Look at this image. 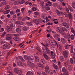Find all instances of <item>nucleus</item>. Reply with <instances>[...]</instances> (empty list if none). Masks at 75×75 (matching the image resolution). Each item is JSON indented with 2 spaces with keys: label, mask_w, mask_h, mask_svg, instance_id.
<instances>
[{
  "label": "nucleus",
  "mask_w": 75,
  "mask_h": 75,
  "mask_svg": "<svg viewBox=\"0 0 75 75\" xmlns=\"http://www.w3.org/2000/svg\"><path fill=\"white\" fill-rule=\"evenodd\" d=\"M73 46H71V53H72L73 52Z\"/></svg>",
  "instance_id": "45"
},
{
  "label": "nucleus",
  "mask_w": 75,
  "mask_h": 75,
  "mask_svg": "<svg viewBox=\"0 0 75 75\" xmlns=\"http://www.w3.org/2000/svg\"><path fill=\"white\" fill-rule=\"evenodd\" d=\"M53 67H54V68L55 69H58V67L55 64L53 65Z\"/></svg>",
  "instance_id": "35"
},
{
  "label": "nucleus",
  "mask_w": 75,
  "mask_h": 75,
  "mask_svg": "<svg viewBox=\"0 0 75 75\" xmlns=\"http://www.w3.org/2000/svg\"><path fill=\"white\" fill-rule=\"evenodd\" d=\"M6 40H12L13 38L11 37V34H7L6 35Z\"/></svg>",
  "instance_id": "3"
},
{
  "label": "nucleus",
  "mask_w": 75,
  "mask_h": 75,
  "mask_svg": "<svg viewBox=\"0 0 75 75\" xmlns=\"http://www.w3.org/2000/svg\"><path fill=\"white\" fill-rule=\"evenodd\" d=\"M60 61L61 62H63L64 61V59L63 56H61L60 57Z\"/></svg>",
  "instance_id": "16"
},
{
  "label": "nucleus",
  "mask_w": 75,
  "mask_h": 75,
  "mask_svg": "<svg viewBox=\"0 0 75 75\" xmlns=\"http://www.w3.org/2000/svg\"><path fill=\"white\" fill-rule=\"evenodd\" d=\"M5 30L7 32H9L10 31V28H6Z\"/></svg>",
  "instance_id": "42"
},
{
  "label": "nucleus",
  "mask_w": 75,
  "mask_h": 75,
  "mask_svg": "<svg viewBox=\"0 0 75 75\" xmlns=\"http://www.w3.org/2000/svg\"><path fill=\"white\" fill-rule=\"evenodd\" d=\"M43 55L44 57L45 58V59H49V58L48 57V56H47V54H45V53H43Z\"/></svg>",
  "instance_id": "12"
},
{
  "label": "nucleus",
  "mask_w": 75,
  "mask_h": 75,
  "mask_svg": "<svg viewBox=\"0 0 75 75\" xmlns=\"http://www.w3.org/2000/svg\"><path fill=\"white\" fill-rule=\"evenodd\" d=\"M70 62L71 64H74V61H73V59L71 58L70 59Z\"/></svg>",
  "instance_id": "28"
},
{
  "label": "nucleus",
  "mask_w": 75,
  "mask_h": 75,
  "mask_svg": "<svg viewBox=\"0 0 75 75\" xmlns=\"http://www.w3.org/2000/svg\"><path fill=\"white\" fill-rule=\"evenodd\" d=\"M4 47H3V49H4V50H5V49H6V48H8V45H5L4 44L3 45Z\"/></svg>",
  "instance_id": "14"
},
{
  "label": "nucleus",
  "mask_w": 75,
  "mask_h": 75,
  "mask_svg": "<svg viewBox=\"0 0 75 75\" xmlns=\"http://www.w3.org/2000/svg\"><path fill=\"white\" fill-rule=\"evenodd\" d=\"M56 28V30L57 31H58V32H59V31H60V29H59V27H57Z\"/></svg>",
  "instance_id": "46"
},
{
  "label": "nucleus",
  "mask_w": 75,
  "mask_h": 75,
  "mask_svg": "<svg viewBox=\"0 0 75 75\" xmlns=\"http://www.w3.org/2000/svg\"><path fill=\"white\" fill-rule=\"evenodd\" d=\"M15 26V25H13V23H11L10 25V27H14Z\"/></svg>",
  "instance_id": "64"
},
{
  "label": "nucleus",
  "mask_w": 75,
  "mask_h": 75,
  "mask_svg": "<svg viewBox=\"0 0 75 75\" xmlns=\"http://www.w3.org/2000/svg\"><path fill=\"white\" fill-rule=\"evenodd\" d=\"M30 19H31V18L29 17L25 18V20H30Z\"/></svg>",
  "instance_id": "53"
},
{
  "label": "nucleus",
  "mask_w": 75,
  "mask_h": 75,
  "mask_svg": "<svg viewBox=\"0 0 75 75\" xmlns=\"http://www.w3.org/2000/svg\"><path fill=\"white\" fill-rule=\"evenodd\" d=\"M16 24H20V21L16 22Z\"/></svg>",
  "instance_id": "56"
},
{
  "label": "nucleus",
  "mask_w": 75,
  "mask_h": 75,
  "mask_svg": "<svg viewBox=\"0 0 75 75\" xmlns=\"http://www.w3.org/2000/svg\"><path fill=\"white\" fill-rule=\"evenodd\" d=\"M45 44H46V45H44L43 44V43H41V44L42 45H43V46H44V47H48V45L49 44V43H47V41H46L45 42Z\"/></svg>",
  "instance_id": "7"
},
{
  "label": "nucleus",
  "mask_w": 75,
  "mask_h": 75,
  "mask_svg": "<svg viewBox=\"0 0 75 75\" xmlns=\"http://www.w3.org/2000/svg\"><path fill=\"white\" fill-rule=\"evenodd\" d=\"M51 42H52V44L53 45H54V44H55V45H56L57 47H58V44H57V42L56 41L54 42L53 40H51Z\"/></svg>",
  "instance_id": "10"
},
{
  "label": "nucleus",
  "mask_w": 75,
  "mask_h": 75,
  "mask_svg": "<svg viewBox=\"0 0 75 75\" xmlns=\"http://www.w3.org/2000/svg\"><path fill=\"white\" fill-rule=\"evenodd\" d=\"M71 40H74V36L73 35H71Z\"/></svg>",
  "instance_id": "49"
},
{
  "label": "nucleus",
  "mask_w": 75,
  "mask_h": 75,
  "mask_svg": "<svg viewBox=\"0 0 75 75\" xmlns=\"http://www.w3.org/2000/svg\"><path fill=\"white\" fill-rule=\"evenodd\" d=\"M45 50L46 51H45L44 53L45 54H51V51L49 50V49L47 48V47H45Z\"/></svg>",
  "instance_id": "5"
},
{
  "label": "nucleus",
  "mask_w": 75,
  "mask_h": 75,
  "mask_svg": "<svg viewBox=\"0 0 75 75\" xmlns=\"http://www.w3.org/2000/svg\"><path fill=\"white\" fill-rule=\"evenodd\" d=\"M61 41H62V44H65L66 43V40L64 38H61Z\"/></svg>",
  "instance_id": "11"
},
{
  "label": "nucleus",
  "mask_w": 75,
  "mask_h": 75,
  "mask_svg": "<svg viewBox=\"0 0 75 75\" xmlns=\"http://www.w3.org/2000/svg\"><path fill=\"white\" fill-rule=\"evenodd\" d=\"M28 25H33V23L31 22H27L26 23Z\"/></svg>",
  "instance_id": "23"
},
{
  "label": "nucleus",
  "mask_w": 75,
  "mask_h": 75,
  "mask_svg": "<svg viewBox=\"0 0 75 75\" xmlns=\"http://www.w3.org/2000/svg\"><path fill=\"white\" fill-rule=\"evenodd\" d=\"M14 71L15 72V73H17V72H18V69L16 68H15L14 69Z\"/></svg>",
  "instance_id": "32"
},
{
  "label": "nucleus",
  "mask_w": 75,
  "mask_h": 75,
  "mask_svg": "<svg viewBox=\"0 0 75 75\" xmlns=\"http://www.w3.org/2000/svg\"><path fill=\"white\" fill-rule=\"evenodd\" d=\"M13 40H15V41H20V39L18 37H14L13 38Z\"/></svg>",
  "instance_id": "15"
},
{
  "label": "nucleus",
  "mask_w": 75,
  "mask_h": 75,
  "mask_svg": "<svg viewBox=\"0 0 75 75\" xmlns=\"http://www.w3.org/2000/svg\"><path fill=\"white\" fill-rule=\"evenodd\" d=\"M62 30L63 31H68V30H67V29L65 28L62 27Z\"/></svg>",
  "instance_id": "29"
},
{
  "label": "nucleus",
  "mask_w": 75,
  "mask_h": 75,
  "mask_svg": "<svg viewBox=\"0 0 75 75\" xmlns=\"http://www.w3.org/2000/svg\"><path fill=\"white\" fill-rule=\"evenodd\" d=\"M27 75H33V73L31 71H29L27 73Z\"/></svg>",
  "instance_id": "21"
},
{
  "label": "nucleus",
  "mask_w": 75,
  "mask_h": 75,
  "mask_svg": "<svg viewBox=\"0 0 75 75\" xmlns=\"http://www.w3.org/2000/svg\"><path fill=\"white\" fill-rule=\"evenodd\" d=\"M64 65L65 66H66V67H67L68 66V65H69L68 64V62H66L65 63H64Z\"/></svg>",
  "instance_id": "25"
},
{
  "label": "nucleus",
  "mask_w": 75,
  "mask_h": 75,
  "mask_svg": "<svg viewBox=\"0 0 75 75\" xmlns=\"http://www.w3.org/2000/svg\"><path fill=\"white\" fill-rule=\"evenodd\" d=\"M47 3L49 6H52V4L51 3V2L50 1H48Z\"/></svg>",
  "instance_id": "44"
},
{
  "label": "nucleus",
  "mask_w": 75,
  "mask_h": 75,
  "mask_svg": "<svg viewBox=\"0 0 75 75\" xmlns=\"http://www.w3.org/2000/svg\"><path fill=\"white\" fill-rule=\"evenodd\" d=\"M20 1H14V4L15 5H16L17 4H20Z\"/></svg>",
  "instance_id": "13"
},
{
  "label": "nucleus",
  "mask_w": 75,
  "mask_h": 75,
  "mask_svg": "<svg viewBox=\"0 0 75 75\" xmlns=\"http://www.w3.org/2000/svg\"><path fill=\"white\" fill-rule=\"evenodd\" d=\"M32 10L33 11H35L37 10V9H36L35 7H33L32 8Z\"/></svg>",
  "instance_id": "50"
},
{
  "label": "nucleus",
  "mask_w": 75,
  "mask_h": 75,
  "mask_svg": "<svg viewBox=\"0 0 75 75\" xmlns=\"http://www.w3.org/2000/svg\"><path fill=\"white\" fill-rule=\"evenodd\" d=\"M38 66L39 67H40L41 68H44V67L42 66V65L40 63H38Z\"/></svg>",
  "instance_id": "22"
},
{
  "label": "nucleus",
  "mask_w": 75,
  "mask_h": 75,
  "mask_svg": "<svg viewBox=\"0 0 75 75\" xmlns=\"http://www.w3.org/2000/svg\"><path fill=\"white\" fill-rule=\"evenodd\" d=\"M41 62L43 64H45V60L43 59H41Z\"/></svg>",
  "instance_id": "40"
},
{
  "label": "nucleus",
  "mask_w": 75,
  "mask_h": 75,
  "mask_svg": "<svg viewBox=\"0 0 75 75\" xmlns=\"http://www.w3.org/2000/svg\"><path fill=\"white\" fill-rule=\"evenodd\" d=\"M33 22L34 23H35L36 24H39V22H38V21L37 19L34 20H33Z\"/></svg>",
  "instance_id": "19"
},
{
  "label": "nucleus",
  "mask_w": 75,
  "mask_h": 75,
  "mask_svg": "<svg viewBox=\"0 0 75 75\" xmlns=\"http://www.w3.org/2000/svg\"><path fill=\"white\" fill-rule=\"evenodd\" d=\"M40 6H41V7H42V8H43V7H44V5L43 3H42L40 4Z\"/></svg>",
  "instance_id": "60"
},
{
  "label": "nucleus",
  "mask_w": 75,
  "mask_h": 75,
  "mask_svg": "<svg viewBox=\"0 0 75 75\" xmlns=\"http://www.w3.org/2000/svg\"><path fill=\"white\" fill-rule=\"evenodd\" d=\"M6 32H4L1 36V37H4V36L5 35H6Z\"/></svg>",
  "instance_id": "38"
},
{
  "label": "nucleus",
  "mask_w": 75,
  "mask_h": 75,
  "mask_svg": "<svg viewBox=\"0 0 75 75\" xmlns=\"http://www.w3.org/2000/svg\"><path fill=\"white\" fill-rule=\"evenodd\" d=\"M62 71L63 73V74L61 73L60 75H68V71H66L65 68L63 67L62 68Z\"/></svg>",
  "instance_id": "2"
},
{
  "label": "nucleus",
  "mask_w": 75,
  "mask_h": 75,
  "mask_svg": "<svg viewBox=\"0 0 75 75\" xmlns=\"http://www.w3.org/2000/svg\"><path fill=\"white\" fill-rule=\"evenodd\" d=\"M67 67H68V69L69 70V71H71V70H72V69L71 68V65H68V66Z\"/></svg>",
  "instance_id": "31"
},
{
  "label": "nucleus",
  "mask_w": 75,
  "mask_h": 75,
  "mask_svg": "<svg viewBox=\"0 0 75 75\" xmlns=\"http://www.w3.org/2000/svg\"><path fill=\"white\" fill-rule=\"evenodd\" d=\"M18 57H19V59H21V61H23V62L24 61V59H23V58H22L21 57V56H19Z\"/></svg>",
  "instance_id": "36"
},
{
  "label": "nucleus",
  "mask_w": 75,
  "mask_h": 75,
  "mask_svg": "<svg viewBox=\"0 0 75 75\" xmlns=\"http://www.w3.org/2000/svg\"><path fill=\"white\" fill-rule=\"evenodd\" d=\"M64 56L65 58H67L68 57V52L67 50H65L63 52Z\"/></svg>",
  "instance_id": "4"
},
{
  "label": "nucleus",
  "mask_w": 75,
  "mask_h": 75,
  "mask_svg": "<svg viewBox=\"0 0 75 75\" xmlns=\"http://www.w3.org/2000/svg\"><path fill=\"white\" fill-rule=\"evenodd\" d=\"M6 11V13L8 14L9 13H10V10H7Z\"/></svg>",
  "instance_id": "63"
},
{
  "label": "nucleus",
  "mask_w": 75,
  "mask_h": 75,
  "mask_svg": "<svg viewBox=\"0 0 75 75\" xmlns=\"http://www.w3.org/2000/svg\"><path fill=\"white\" fill-rule=\"evenodd\" d=\"M68 16L69 17V18L70 20H72L73 19V17H72V15L71 13H69L68 14Z\"/></svg>",
  "instance_id": "8"
},
{
  "label": "nucleus",
  "mask_w": 75,
  "mask_h": 75,
  "mask_svg": "<svg viewBox=\"0 0 75 75\" xmlns=\"http://www.w3.org/2000/svg\"><path fill=\"white\" fill-rule=\"evenodd\" d=\"M4 31V28H1L0 30V32L1 33V32H3Z\"/></svg>",
  "instance_id": "51"
},
{
  "label": "nucleus",
  "mask_w": 75,
  "mask_h": 75,
  "mask_svg": "<svg viewBox=\"0 0 75 75\" xmlns=\"http://www.w3.org/2000/svg\"><path fill=\"white\" fill-rule=\"evenodd\" d=\"M6 1H5V0H3L2 1V2H1V4H4L5 3H6Z\"/></svg>",
  "instance_id": "48"
},
{
  "label": "nucleus",
  "mask_w": 75,
  "mask_h": 75,
  "mask_svg": "<svg viewBox=\"0 0 75 75\" xmlns=\"http://www.w3.org/2000/svg\"><path fill=\"white\" fill-rule=\"evenodd\" d=\"M28 64L31 68H32L33 67H34L35 66V65L33 63L31 62H33V61L34 60V59L33 57H28Z\"/></svg>",
  "instance_id": "1"
},
{
  "label": "nucleus",
  "mask_w": 75,
  "mask_h": 75,
  "mask_svg": "<svg viewBox=\"0 0 75 75\" xmlns=\"http://www.w3.org/2000/svg\"><path fill=\"white\" fill-rule=\"evenodd\" d=\"M58 8L60 10H62V7L61 6H59Z\"/></svg>",
  "instance_id": "41"
},
{
  "label": "nucleus",
  "mask_w": 75,
  "mask_h": 75,
  "mask_svg": "<svg viewBox=\"0 0 75 75\" xmlns=\"http://www.w3.org/2000/svg\"><path fill=\"white\" fill-rule=\"evenodd\" d=\"M10 14L11 16H13V15H14V11H11L10 12Z\"/></svg>",
  "instance_id": "34"
},
{
  "label": "nucleus",
  "mask_w": 75,
  "mask_h": 75,
  "mask_svg": "<svg viewBox=\"0 0 75 75\" xmlns=\"http://www.w3.org/2000/svg\"><path fill=\"white\" fill-rule=\"evenodd\" d=\"M28 57H27V56L26 55H25L24 56V58L26 60H27V59H28Z\"/></svg>",
  "instance_id": "43"
},
{
  "label": "nucleus",
  "mask_w": 75,
  "mask_h": 75,
  "mask_svg": "<svg viewBox=\"0 0 75 75\" xmlns=\"http://www.w3.org/2000/svg\"><path fill=\"white\" fill-rule=\"evenodd\" d=\"M35 61L36 62H39V59H35Z\"/></svg>",
  "instance_id": "61"
},
{
  "label": "nucleus",
  "mask_w": 75,
  "mask_h": 75,
  "mask_svg": "<svg viewBox=\"0 0 75 75\" xmlns=\"http://www.w3.org/2000/svg\"><path fill=\"white\" fill-rule=\"evenodd\" d=\"M58 46L57 47L58 48V47H59V50H60V51H61V50L62 49V48H61L62 47H61V45H58Z\"/></svg>",
  "instance_id": "33"
},
{
  "label": "nucleus",
  "mask_w": 75,
  "mask_h": 75,
  "mask_svg": "<svg viewBox=\"0 0 75 75\" xmlns=\"http://www.w3.org/2000/svg\"><path fill=\"white\" fill-rule=\"evenodd\" d=\"M4 17H5L4 16V15H3L1 17V20H3V19L4 18Z\"/></svg>",
  "instance_id": "59"
},
{
  "label": "nucleus",
  "mask_w": 75,
  "mask_h": 75,
  "mask_svg": "<svg viewBox=\"0 0 75 75\" xmlns=\"http://www.w3.org/2000/svg\"><path fill=\"white\" fill-rule=\"evenodd\" d=\"M49 67L46 66L45 67V71L47 74H49Z\"/></svg>",
  "instance_id": "6"
},
{
  "label": "nucleus",
  "mask_w": 75,
  "mask_h": 75,
  "mask_svg": "<svg viewBox=\"0 0 75 75\" xmlns=\"http://www.w3.org/2000/svg\"><path fill=\"white\" fill-rule=\"evenodd\" d=\"M63 26H64V27H65V26L67 24V23H66L63 22Z\"/></svg>",
  "instance_id": "58"
},
{
  "label": "nucleus",
  "mask_w": 75,
  "mask_h": 75,
  "mask_svg": "<svg viewBox=\"0 0 75 75\" xmlns=\"http://www.w3.org/2000/svg\"><path fill=\"white\" fill-rule=\"evenodd\" d=\"M19 63L20 65H21L22 67H25V66L26 65L25 64L22 63V62H20Z\"/></svg>",
  "instance_id": "18"
},
{
  "label": "nucleus",
  "mask_w": 75,
  "mask_h": 75,
  "mask_svg": "<svg viewBox=\"0 0 75 75\" xmlns=\"http://www.w3.org/2000/svg\"><path fill=\"white\" fill-rule=\"evenodd\" d=\"M23 30L24 31H27L28 30V28L26 27H23Z\"/></svg>",
  "instance_id": "27"
},
{
  "label": "nucleus",
  "mask_w": 75,
  "mask_h": 75,
  "mask_svg": "<svg viewBox=\"0 0 75 75\" xmlns=\"http://www.w3.org/2000/svg\"><path fill=\"white\" fill-rule=\"evenodd\" d=\"M52 6L54 7H56V6H58V4H53Z\"/></svg>",
  "instance_id": "47"
},
{
  "label": "nucleus",
  "mask_w": 75,
  "mask_h": 75,
  "mask_svg": "<svg viewBox=\"0 0 75 75\" xmlns=\"http://www.w3.org/2000/svg\"><path fill=\"white\" fill-rule=\"evenodd\" d=\"M45 8L47 11H48V10H50V7H45Z\"/></svg>",
  "instance_id": "57"
},
{
  "label": "nucleus",
  "mask_w": 75,
  "mask_h": 75,
  "mask_svg": "<svg viewBox=\"0 0 75 75\" xmlns=\"http://www.w3.org/2000/svg\"><path fill=\"white\" fill-rule=\"evenodd\" d=\"M58 65H59L60 68H61L62 67V65H61V62H58Z\"/></svg>",
  "instance_id": "30"
},
{
  "label": "nucleus",
  "mask_w": 75,
  "mask_h": 75,
  "mask_svg": "<svg viewBox=\"0 0 75 75\" xmlns=\"http://www.w3.org/2000/svg\"><path fill=\"white\" fill-rule=\"evenodd\" d=\"M71 31L72 33L74 34V35H75V30H74V29H73V28L71 29Z\"/></svg>",
  "instance_id": "26"
},
{
  "label": "nucleus",
  "mask_w": 75,
  "mask_h": 75,
  "mask_svg": "<svg viewBox=\"0 0 75 75\" xmlns=\"http://www.w3.org/2000/svg\"><path fill=\"white\" fill-rule=\"evenodd\" d=\"M10 6L8 5H6L5 8V10H8L10 8Z\"/></svg>",
  "instance_id": "24"
},
{
  "label": "nucleus",
  "mask_w": 75,
  "mask_h": 75,
  "mask_svg": "<svg viewBox=\"0 0 75 75\" xmlns=\"http://www.w3.org/2000/svg\"><path fill=\"white\" fill-rule=\"evenodd\" d=\"M25 2V1H24V0H21V1H20V4H23Z\"/></svg>",
  "instance_id": "37"
},
{
  "label": "nucleus",
  "mask_w": 75,
  "mask_h": 75,
  "mask_svg": "<svg viewBox=\"0 0 75 75\" xmlns=\"http://www.w3.org/2000/svg\"><path fill=\"white\" fill-rule=\"evenodd\" d=\"M60 33L62 35H64V31L63 30H62L60 32Z\"/></svg>",
  "instance_id": "52"
},
{
  "label": "nucleus",
  "mask_w": 75,
  "mask_h": 75,
  "mask_svg": "<svg viewBox=\"0 0 75 75\" xmlns=\"http://www.w3.org/2000/svg\"><path fill=\"white\" fill-rule=\"evenodd\" d=\"M20 9H17V10H16V13H19V12H20Z\"/></svg>",
  "instance_id": "55"
},
{
  "label": "nucleus",
  "mask_w": 75,
  "mask_h": 75,
  "mask_svg": "<svg viewBox=\"0 0 75 75\" xmlns=\"http://www.w3.org/2000/svg\"><path fill=\"white\" fill-rule=\"evenodd\" d=\"M56 12L57 13V15H58V16H60L61 12H59V11L57 10L56 11Z\"/></svg>",
  "instance_id": "39"
},
{
  "label": "nucleus",
  "mask_w": 75,
  "mask_h": 75,
  "mask_svg": "<svg viewBox=\"0 0 75 75\" xmlns=\"http://www.w3.org/2000/svg\"><path fill=\"white\" fill-rule=\"evenodd\" d=\"M25 10V8H23L21 9V11L22 13H24V10Z\"/></svg>",
  "instance_id": "54"
},
{
  "label": "nucleus",
  "mask_w": 75,
  "mask_h": 75,
  "mask_svg": "<svg viewBox=\"0 0 75 75\" xmlns=\"http://www.w3.org/2000/svg\"><path fill=\"white\" fill-rule=\"evenodd\" d=\"M55 35L56 36V37H57V38H59V37H60V36H59V35Z\"/></svg>",
  "instance_id": "62"
},
{
  "label": "nucleus",
  "mask_w": 75,
  "mask_h": 75,
  "mask_svg": "<svg viewBox=\"0 0 75 75\" xmlns=\"http://www.w3.org/2000/svg\"><path fill=\"white\" fill-rule=\"evenodd\" d=\"M16 32H17L18 33H20L21 31V29L20 28H17L16 29Z\"/></svg>",
  "instance_id": "17"
},
{
  "label": "nucleus",
  "mask_w": 75,
  "mask_h": 75,
  "mask_svg": "<svg viewBox=\"0 0 75 75\" xmlns=\"http://www.w3.org/2000/svg\"><path fill=\"white\" fill-rule=\"evenodd\" d=\"M51 55L52 56V58L53 59H54L55 56V54L54 53V52L53 51H51Z\"/></svg>",
  "instance_id": "9"
},
{
  "label": "nucleus",
  "mask_w": 75,
  "mask_h": 75,
  "mask_svg": "<svg viewBox=\"0 0 75 75\" xmlns=\"http://www.w3.org/2000/svg\"><path fill=\"white\" fill-rule=\"evenodd\" d=\"M18 75H22V73L21 72V70H18V72H17V73H16Z\"/></svg>",
  "instance_id": "20"
}]
</instances>
